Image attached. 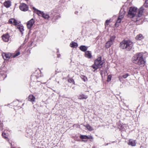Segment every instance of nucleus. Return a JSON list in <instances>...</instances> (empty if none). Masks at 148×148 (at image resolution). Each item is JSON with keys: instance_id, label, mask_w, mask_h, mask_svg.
I'll list each match as a JSON object with an SVG mask.
<instances>
[{"instance_id": "f257e3e1", "label": "nucleus", "mask_w": 148, "mask_h": 148, "mask_svg": "<svg viewBox=\"0 0 148 148\" xmlns=\"http://www.w3.org/2000/svg\"><path fill=\"white\" fill-rule=\"evenodd\" d=\"M137 9V8L135 7H130L128 13V17L132 18L136 16L138 17L136 18V21L139 20L138 17H140L142 16L143 10L142 8H140L138 10V14H136Z\"/></svg>"}, {"instance_id": "f03ea898", "label": "nucleus", "mask_w": 148, "mask_h": 148, "mask_svg": "<svg viewBox=\"0 0 148 148\" xmlns=\"http://www.w3.org/2000/svg\"><path fill=\"white\" fill-rule=\"evenodd\" d=\"M133 62L137 64L140 66H143L145 65V61L143 58V55L142 53H138L135 55L132 58Z\"/></svg>"}, {"instance_id": "7ed1b4c3", "label": "nucleus", "mask_w": 148, "mask_h": 148, "mask_svg": "<svg viewBox=\"0 0 148 148\" xmlns=\"http://www.w3.org/2000/svg\"><path fill=\"white\" fill-rule=\"evenodd\" d=\"M133 46V42L130 40H124L120 44V47L123 49H126L130 51L132 48Z\"/></svg>"}, {"instance_id": "20e7f679", "label": "nucleus", "mask_w": 148, "mask_h": 148, "mask_svg": "<svg viewBox=\"0 0 148 148\" xmlns=\"http://www.w3.org/2000/svg\"><path fill=\"white\" fill-rule=\"evenodd\" d=\"M104 62L103 61L101 60V57H99L95 60L94 64L92 65V67L95 69V70H96L98 68L101 67Z\"/></svg>"}, {"instance_id": "39448f33", "label": "nucleus", "mask_w": 148, "mask_h": 148, "mask_svg": "<svg viewBox=\"0 0 148 148\" xmlns=\"http://www.w3.org/2000/svg\"><path fill=\"white\" fill-rule=\"evenodd\" d=\"M20 9L22 11L26 12L28 10L29 7L25 3H22L19 6Z\"/></svg>"}, {"instance_id": "423d86ee", "label": "nucleus", "mask_w": 148, "mask_h": 148, "mask_svg": "<svg viewBox=\"0 0 148 148\" xmlns=\"http://www.w3.org/2000/svg\"><path fill=\"white\" fill-rule=\"evenodd\" d=\"M35 23V21L33 18L31 19L29 21L27 24V27L28 28L30 29Z\"/></svg>"}, {"instance_id": "0eeeda50", "label": "nucleus", "mask_w": 148, "mask_h": 148, "mask_svg": "<svg viewBox=\"0 0 148 148\" xmlns=\"http://www.w3.org/2000/svg\"><path fill=\"white\" fill-rule=\"evenodd\" d=\"M2 56L4 60H8L12 56V54L10 53H2Z\"/></svg>"}, {"instance_id": "6e6552de", "label": "nucleus", "mask_w": 148, "mask_h": 148, "mask_svg": "<svg viewBox=\"0 0 148 148\" xmlns=\"http://www.w3.org/2000/svg\"><path fill=\"white\" fill-rule=\"evenodd\" d=\"M9 35L8 33L3 34L2 36V39L5 42H7L9 40Z\"/></svg>"}, {"instance_id": "1a4fd4ad", "label": "nucleus", "mask_w": 148, "mask_h": 148, "mask_svg": "<svg viewBox=\"0 0 148 148\" xmlns=\"http://www.w3.org/2000/svg\"><path fill=\"white\" fill-rule=\"evenodd\" d=\"M136 143H135V140L130 139L129 140L128 144L132 146H135L136 145Z\"/></svg>"}, {"instance_id": "9d476101", "label": "nucleus", "mask_w": 148, "mask_h": 148, "mask_svg": "<svg viewBox=\"0 0 148 148\" xmlns=\"http://www.w3.org/2000/svg\"><path fill=\"white\" fill-rule=\"evenodd\" d=\"M3 4L5 7L8 8L11 5V2L10 1H6Z\"/></svg>"}, {"instance_id": "9b49d317", "label": "nucleus", "mask_w": 148, "mask_h": 148, "mask_svg": "<svg viewBox=\"0 0 148 148\" xmlns=\"http://www.w3.org/2000/svg\"><path fill=\"white\" fill-rule=\"evenodd\" d=\"M88 98V96L83 94H81L78 97V99H86Z\"/></svg>"}, {"instance_id": "f8f14e48", "label": "nucleus", "mask_w": 148, "mask_h": 148, "mask_svg": "<svg viewBox=\"0 0 148 148\" xmlns=\"http://www.w3.org/2000/svg\"><path fill=\"white\" fill-rule=\"evenodd\" d=\"M113 43L110 40L108 41L106 44V48H108L113 44Z\"/></svg>"}, {"instance_id": "ddd939ff", "label": "nucleus", "mask_w": 148, "mask_h": 148, "mask_svg": "<svg viewBox=\"0 0 148 148\" xmlns=\"http://www.w3.org/2000/svg\"><path fill=\"white\" fill-rule=\"evenodd\" d=\"M35 97L33 95H30L29 96L28 100L29 101L32 102H33L35 101Z\"/></svg>"}, {"instance_id": "4468645a", "label": "nucleus", "mask_w": 148, "mask_h": 148, "mask_svg": "<svg viewBox=\"0 0 148 148\" xmlns=\"http://www.w3.org/2000/svg\"><path fill=\"white\" fill-rule=\"evenodd\" d=\"M85 56L88 58H90L91 57V53L89 51H87L85 52Z\"/></svg>"}, {"instance_id": "2eb2a0df", "label": "nucleus", "mask_w": 148, "mask_h": 148, "mask_svg": "<svg viewBox=\"0 0 148 148\" xmlns=\"http://www.w3.org/2000/svg\"><path fill=\"white\" fill-rule=\"evenodd\" d=\"M88 47L84 45H81L79 47V49L83 51H86Z\"/></svg>"}, {"instance_id": "dca6fc26", "label": "nucleus", "mask_w": 148, "mask_h": 148, "mask_svg": "<svg viewBox=\"0 0 148 148\" xmlns=\"http://www.w3.org/2000/svg\"><path fill=\"white\" fill-rule=\"evenodd\" d=\"M17 28L19 29L20 32L21 33L22 35H23V32L24 30L23 26L22 25H18L17 27Z\"/></svg>"}, {"instance_id": "f3484780", "label": "nucleus", "mask_w": 148, "mask_h": 148, "mask_svg": "<svg viewBox=\"0 0 148 148\" xmlns=\"http://www.w3.org/2000/svg\"><path fill=\"white\" fill-rule=\"evenodd\" d=\"M144 37L142 34H139L137 35L136 37V39L137 40H141L144 38Z\"/></svg>"}, {"instance_id": "a211bd4d", "label": "nucleus", "mask_w": 148, "mask_h": 148, "mask_svg": "<svg viewBox=\"0 0 148 148\" xmlns=\"http://www.w3.org/2000/svg\"><path fill=\"white\" fill-rule=\"evenodd\" d=\"M50 15L49 16L48 14L43 13L42 16L45 19H48L49 18L52 16L50 15Z\"/></svg>"}, {"instance_id": "6ab92c4d", "label": "nucleus", "mask_w": 148, "mask_h": 148, "mask_svg": "<svg viewBox=\"0 0 148 148\" xmlns=\"http://www.w3.org/2000/svg\"><path fill=\"white\" fill-rule=\"evenodd\" d=\"M77 43L74 42H72L70 44V46L73 48H76L77 47Z\"/></svg>"}, {"instance_id": "aec40b11", "label": "nucleus", "mask_w": 148, "mask_h": 148, "mask_svg": "<svg viewBox=\"0 0 148 148\" xmlns=\"http://www.w3.org/2000/svg\"><path fill=\"white\" fill-rule=\"evenodd\" d=\"M129 75L128 73H126L125 74L123 75L121 77H119V80L121 81V79H122V78L124 79H125Z\"/></svg>"}, {"instance_id": "412c9836", "label": "nucleus", "mask_w": 148, "mask_h": 148, "mask_svg": "<svg viewBox=\"0 0 148 148\" xmlns=\"http://www.w3.org/2000/svg\"><path fill=\"white\" fill-rule=\"evenodd\" d=\"M121 21V18H120V16H119L116 21V23L115 24V25L116 26L118 27L119 26V23H120Z\"/></svg>"}, {"instance_id": "4be33fe9", "label": "nucleus", "mask_w": 148, "mask_h": 148, "mask_svg": "<svg viewBox=\"0 0 148 148\" xmlns=\"http://www.w3.org/2000/svg\"><path fill=\"white\" fill-rule=\"evenodd\" d=\"M87 129L90 131H91L93 130V128L92 127L90 126L89 124H87L86 125H84Z\"/></svg>"}, {"instance_id": "5701e85b", "label": "nucleus", "mask_w": 148, "mask_h": 148, "mask_svg": "<svg viewBox=\"0 0 148 148\" xmlns=\"http://www.w3.org/2000/svg\"><path fill=\"white\" fill-rule=\"evenodd\" d=\"M116 38L115 36L114 35H113L112 36H111L110 37V39L109 40L111 41L113 43L114 42V39Z\"/></svg>"}, {"instance_id": "b1692460", "label": "nucleus", "mask_w": 148, "mask_h": 148, "mask_svg": "<svg viewBox=\"0 0 148 148\" xmlns=\"http://www.w3.org/2000/svg\"><path fill=\"white\" fill-rule=\"evenodd\" d=\"M79 138L82 139H87L88 136L86 135H81Z\"/></svg>"}, {"instance_id": "393cba45", "label": "nucleus", "mask_w": 148, "mask_h": 148, "mask_svg": "<svg viewBox=\"0 0 148 148\" xmlns=\"http://www.w3.org/2000/svg\"><path fill=\"white\" fill-rule=\"evenodd\" d=\"M2 136L5 139H8V134L5 133H2Z\"/></svg>"}, {"instance_id": "a878e982", "label": "nucleus", "mask_w": 148, "mask_h": 148, "mask_svg": "<svg viewBox=\"0 0 148 148\" xmlns=\"http://www.w3.org/2000/svg\"><path fill=\"white\" fill-rule=\"evenodd\" d=\"M37 14H38L39 16H42V15L43 14L44 12H42L40 10H37Z\"/></svg>"}, {"instance_id": "bb28decb", "label": "nucleus", "mask_w": 148, "mask_h": 148, "mask_svg": "<svg viewBox=\"0 0 148 148\" xmlns=\"http://www.w3.org/2000/svg\"><path fill=\"white\" fill-rule=\"evenodd\" d=\"M68 81L70 83H73V84H74V80L71 78H70L68 79Z\"/></svg>"}, {"instance_id": "cd10ccee", "label": "nucleus", "mask_w": 148, "mask_h": 148, "mask_svg": "<svg viewBox=\"0 0 148 148\" xmlns=\"http://www.w3.org/2000/svg\"><path fill=\"white\" fill-rule=\"evenodd\" d=\"M13 23L14 25H17L18 23L16 20L14 19Z\"/></svg>"}, {"instance_id": "c85d7f7f", "label": "nucleus", "mask_w": 148, "mask_h": 148, "mask_svg": "<svg viewBox=\"0 0 148 148\" xmlns=\"http://www.w3.org/2000/svg\"><path fill=\"white\" fill-rule=\"evenodd\" d=\"M20 54V52H18L16 53L15 54L13 55V57L14 58L18 56Z\"/></svg>"}, {"instance_id": "c756f323", "label": "nucleus", "mask_w": 148, "mask_h": 148, "mask_svg": "<svg viewBox=\"0 0 148 148\" xmlns=\"http://www.w3.org/2000/svg\"><path fill=\"white\" fill-rule=\"evenodd\" d=\"M88 138L87 139H89L90 140V141H91V140H92L93 139V138L92 136H87Z\"/></svg>"}, {"instance_id": "7c9ffc66", "label": "nucleus", "mask_w": 148, "mask_h": 148, "mask_svg": "<svg viewBox=\"0 0 148 148\" xmlns=\"http://www.w3.org/2000/svg\"><path fill=\"white\" fill-rule=\"evenodd\" d=\"M144 5L146 7H148V0H146L144 4Z\"/></svg>"}, {"instance_id": "2f4dec72", "label": "nucleus", "mask_w": 148, "mask_h": 148, "mask_svg": "<svg viewBox=\"0 0 148 148\" xmlns=\"http://www.w3.org/2000/svg\"><path fill=\"white\" fill-rule=\"evenodd\" d=\"M13 20L14 19H11L9 20V22L11 24H12Z\"/></svg>"}, {"instance_id": "473e14b6", "label": "nucleus", "mask_w": 148, "mask_h": 148, "mask_svg": "<svg viewBox=\"0 0 148 148\" xmlns=\"http://www.w3.org/2000/svg\"><path fill=\"white\" fill-rule=\"evenodd\" d=\"M110 20H106V21L105 25H108V23L110 22Z\"/></svg>"}, {"instance_id": "72a5a7b5", "label": "nucleus", "mask_w": 148, "mask_h": 148, "mask_svg": "<svg viewBox=\"0 0 148 148\" xmlns=\"http://www.w3.org/2000/svg\"><path fill=\"white\" fill-rule=\"evenodd\" d=\"M111 79V77H110L109 76H108V78L107 81L108 82H109L110 81Z\"/></svg>"}, {"instance_id": "f704fd0d", "label": "nucleus", "mask_w": 148, "mask_h": 148, "mask_svg": "<svg viewBox=\"0 0 148 148\" xmlns=\"http://www.w3.org/2000/svg\"><path fill=\"white\" fill-rule=\"evenodd\" d=\"M33 9L34 10H35V11H37V10H37V9H36V8L35 7H33Z\"/></svg>"}, {"instance_id": "c9c22d12", "label": "nucleus", "mask_w": 148, "mask_h": 148, "mask_svg": "<svg viewBox=\"0 0 148 148\" xmlns=\"http://www.w3.org/2000/svg\"><path fill=\"white\" fill-rule=\"evenodd\" d=\"M87 79V78L86 77H85L84 78V79H83V80L84 81H86V80Z\"/></svg>"}, {"instance_id": "e433bc0d", "label": "nucleus", "mask_w": 148, "mask_h": 148, "mask_svg": "<svg viewBox=\"0 0 148 148\" xmlns=\"http://www.w3.org/2000/svg\"><path fill=\"white\" fill-rule=\"evenodd\" d=\"M60 56V54L58 55V57H59Z\"/></svg>"}, {"instance_id": "4c0bfd02", "label": "nucleus", "mask_w": 148, "mask_h": 148, "mask_svg": "<svg viewBox=\"0 0 148 148\" xmlns=\"http://www.w3.org/2000/svg\"><path fill=\"white\" fill-rule=\"evenodd\" d=\"M11 148H15L14 147H11Z\"/></svg>"}, {"instance_id": "58836bf2", "label": "nucleus", "mask_w": 148, "mask_h": 148, "mask_svg": "<svg viewBox=\"0 0 148 148\" xmlns=\"http://www.w3.org/2000/svg\"><path fill=\"white\" fill-rule=\"evenodd\" d=\"M77 13V12H75V14H76V13Z\"/></svg>"}, {"instance_id": "ea45409f", "label": "nucleus", "mask_w": 148, "mask_h": 148, "mask_svg": "<svg viewBox=\"0 0 148 148\" xmlns=\"http://www.w3.org/2000/svg\"><path fill=\"white\" fill-rule=\"evenodd\" d=\"M77 13V12H75V14H76V13Z\"/></svg>"}, {"instance_id": "a19ab883", "label": "nucleus", "mask_w": 148, "mask_h": 148, "mask_svg": "<svg viewBox=\"0 0 148 148\" xmlns=\"http://www.w3.org/2000/svg\"><path fill=\"white\" fill-rule=\"evenodd\" d=\"M77 13V12H75V14H76V13Z\"/></svg>"}, {"instance_id": "79ce46f5", "label": "nucleus", "mask_w": 148, "mask_h": 148, "mask_svg": "<svg viewBox=\"0 0 148 148\" xmlns=\"http://www.w3.org/2000/svg\"><path fill=\"white\" fill-rule=\"evenodd\" d=\"M58 83H59V82H58Z\"/></svg>"}, {"instance_id": "37998d69", "label": "nucleus", "mask_w": 148, "mask_h": 148, "mask_svg": "<svg viewBox=\"0 0 148 148\" xmlns=\"http://www.w3.org/2000/svg\"><path fill=\"white\" fill-rule=\"evenodd\" d=\"M148 104V103H147Z\"/></svg>"}]
</instances>
